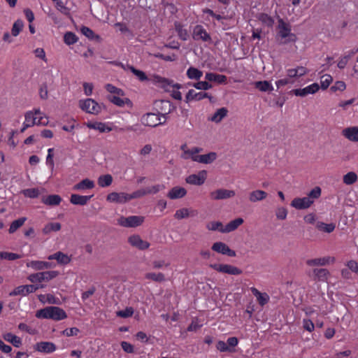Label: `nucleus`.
<instances>
[{
    "label": "nucleus",
    "instance_id": "12",
    "mask_svg": "<svg viewBox=\"0 0 358 358\" xmlns=\"http://www.w3.org/2000/svg\"><path fill=\"white\" fill-rule=\"evenodd\" d=\"M207 178V171H200L197 174H192L185 179L186 182L194 185H201L204 183Z\"/></svg>",
    "mask_w": 358,
    "mask_h": 358
},
{
    "label": "nucleus",
    "instance_id": "13",
    "mask_svg": "<svg viewBox=\"0 0 358 358\" xmlns=\"http://www.w3.org/2000/svg\"><path fill=\"white\" fill-rule=\"evenodd\" d=\"M204 98L209 99L210 101H213V97L207 92H196L194 90H189L185 96V101L187 103L191 101H200Z\"/></svg>",
    "mask_w": 358,
    "mask_h": 358
},
{
    "label": "nucleus",
    "instance_id": "53",
    "mask_svg": "<svg viewBox=\"0 0 358 358\" xmlns=\"http://www.w3.org/2000/svg\"><path fill=\"white\" fill-rule=\"evenodd\" d=\"M80 31L82 34L85 35L86 37H87L89 39L92 40L99 38V36L96 35L94 32L87 27H82Z\"/></svg>",
    "mask_w": 358,
    "mask_h": 358
},
{
    "label": "nucleus",
    "instance_id": "59",
    "mask_svg": "<svg viewBox=\"0 0 358 358\" xmlns=\"http://www.w3.org/2000/svg\"><path fill=\"white\" fill-rule=\"evenodd\" d=\"M198 90H207L212 88L213 85L207 81H199L192 85Z\"/></svg>",
    "mask_w": 358,
    "mask_h": 358
},
{
    "label": "nucleus",
    "instance_id": "29",
    "mask_svg": "<svg viewBox=\"0 0 358 358\" xmlns=\"http://www.w3.org/2000/svg\"><path fill=\"white\" fill-rule=\"evenodd\" d=\"M243 219L241 217L236 218L230 221L224 228L221 229L222 233H229L236 230L240 225L243 223Z\"/></svg>",
    "mask_w": 358,
    "mask_h": 358
},
{
    "label": "nucleus",
    "instance_id": "15",
    "mask_svg": "<svg viewBox=\"0 0 358 358\" xmlns=\"http://www.w3.org/2000/svg\"><path fill=\"white\" fill-rule=\"evenodd\" d=\"M234 190L226 189H218L215 191L210 192V196L213 200H222L234 197L235 196Z\"/></svg>",
    "mask_w": 358,
    "mask_h": 358
},
{
    "label": "nucleus",
    "instance_id": "44",
    "mask_svg": "<svg viewBox=\"0 0 358 358\" xmlns=\"http://www.w3.org/2000/svg\"><path fill=\"white\" fill-rule=\"evenodd\" d=\"M113 182V177L110 174H106L99 176L98 178V185L101 187H108Z\"/></svg>",
    "mask_w": 358,
    "mask_h": 358
},
{
    "label": "nucleus",
    "instance_id": "47",
    "mask_svg": "<svg viewBox=\"0 0 358 358\" xmlns=\"http://www.w3.org/2000/svg\"><path fill=\"white\" fill-rule=\"evenodd\" d=\"M175 29L180 38H181L183 41H186L188 36V34L187 30L183 29L182 25L180 23L176 22Z\"/></svg>",
    "mask_w": 358,
    "mask_h": 358
},
{
    "label": "nucleus",
    "instance_id": "19",
    "mask_svg": "<svg viewBox=\"0 0 358 358\" xmlns=\"http://www.w3.org/2000/svg\"><path fill=\"white\" fill-rule=\"evenodd\" d=\"M128 242L133 247L139 250H145L150 246V243L146 241H143L138 235L131 236L128 239Z\"/></svg>",
    "mask_w": 358,
    "mask_h": 358
},
{
    "label": "nucleus",
    "instance_id": "22",
    "mask_svg": "<svg viewBox=\"0 0 358 358\" xmlns=\"http://www.w3.org/2000/svg\"><path fill=\"white\" fill-rule=\"evenodd\" d=\"M107 201H110V202H116V203H124L129 201L127 194L124 193V192L110 193L107 196Z\"/></svg>",
    "mask_w": 358,
    "mask_h": 358
},
{
    "label": "nucleus",
    "instance_id": "18",
    "mask_svg": "<svg viewBox=\"0 0 358 358\" xmlns=\"http://www.w3.org/2000/svg\"><path fill=\"white\" fill-rule=\"evenodd\" d=\"M193 38L194 40H202L203 41H211V37L201 25H196L193 30Z\"/></svg>",
    "mask_w": 358,
    "mask_h": 358
},
{
    "label": "nucleus",
    "instance_id": "50",
    "mask_svg": "<svg viewBox=\"0 0 358 358\" xmlns=\"http://www.w3.org/2000/svg\"><path fill=\"white\" fill-rule=\"evenodd\" d=\"M357 176L355 172H349L343 176V182L346 185H352L357 180Z\"/></svg>",
    "mask_w": 358,
    "mask_h": 358
},
{
    "label": "nucleus",
    "instance_id": "45",
    "mask_svg": "<svg viewBox=\"0 0 358 358\" xmlns=\"http://www.w3.org/2000/svg\"><path fill=\"white\" fill-rule=\"evenodd\" d=\"M22 194L25 197H29L31 199L37 198L40 194L39 189L38 188H30L25 189L22 191Z\"/></svg>",
    "mask_w": 358,
    "mask_h": 358
},
{
    "label": "nucleus",
    "instance_id": "64",
    "mask_svg": "<svg viewBox=\"0 0 358 358\" xmlns=\"http://www.w3.org/2000/svg\"><path fill=\"white\" fill-rule=\"evenodd\" d=\"M275 215L278 220H285L287 215V210L284 207L278 208L275 211Z\"/></svg>",
    "mask_w": 358,
    "mask_h": 358
},
{
    "label": "nucleus",
    "instance_id": "39",
    "mask_svg": "<svg viewBox=\"0 0 358 358\" xmlns=\"http://www.w3.org/2000/svg\"><path fill=\"white\" fill-rule=\"evenodd\" d=\"M255 87L261 92H271L273 90L272 85L266 80L255 82Z\"/></svg>",
    "mask_w": 358,
    "mask_h": 358
},
{
    "label": "nucleus",
    "instance_id": "9",
    "mask_svg": "<svg viewBox=\"0 0 358 358\" xmlns=\"http://www.w3.org/2000/svg\"><path fill=\"white\" fill-rule=\"evenodd\" d=\"M79 106L86 113L96 115L101 111V106L94 99H87L79 101Z\"/></svg>",
    "mask_w": 358,
    "mask_h": 358
},
{
    "label": "nucleus",
    "instance_id": "31",
    "mask_svg": "<svg viewBox=\"0 0 358 358\" xmlns=\"http://www.w3.org/2000/svg\"><path fill=\"white\" fill-rule=\"evenodd\" d=\"M94 187V182L88 179L85 178L81 180L80 182L76 184L73 187V190H85V189H90Z\"/></svg>",
    "mask_w": 358,
    "mask_h": 358
},
{
    "label": "nucleus",
    "instance_id": "20",
    "mask_svg": "<svg viewBox=\"0 0 358 358\" xmlns=\"http://www.w3.org/2000/svg\"><path fill=\"white\" fill-rule=\"evenodd\" d=\"M320 89L319 85L317 83H313L305 88L303 89H295L292 92L296 96H306L309 94H315Z\"/></svg>",
    "mask_w": 358,
    "mask_h": 358
},
{
    "label": "nucleus",
    "instance_id": "54",
    "mask_svg": "<svg viewBox=\"0 0 358 358\" xmlns=\"http://www.w3.org/2000/svg\"><path fill=\"white\" fill-rule=\"evenodd\" d=\"M333 78L330 75H324L320 78V84L321 88L322 90H326L328 88L331 83L332 82Z\"/></svg>",
    "mask_w": 358,
    "mask_h": 358
},
{
    "label": "nucleus",
    "instance_id": "5",
    "mask_svg": "<svg viewBox=\"0 0 358 358\" xmlns=\"http://www.w3.org/2000/svg\"><path fill=\"white\" fill-rule=\"evenodd\" d=\"M155 105L157 107V115L159 117H163L167 119V115L176 109V106L168 100H159L155 101Z\"/></svg>",
    "mask_w": 358,
    "mask_h": 358
},
{
    "label": "nucleus",
    "instance_id": "58",
    "mask_svg": "<svg viewBox=\"0 0 358 358\" xmlns=\"http://www.w3.org/2000/svg\"><path fill=\"white\" fill-rule=\"evenodd\" d=\"M134 313V309L132 307H127L124 310H119L116 313L117 316L127 318L129 317L132 316Z\"/></svg>",
    "mask_w": 358,
    "mask_h": 358
},
{
    "label": "nucleus",
    "instance_id": "33",
    "mask_svg": "<svg viewBox=\"0 0 358 358\" xmlns=\"http://www.w3.org/2000/svg\"><path fill=\"white\" fill-rule=\"evenodd\" d=\"M3 338L16 348H20L22 345V339L11 333L4 334L3 335Z\"/></svg>",
    "mask_w": 358,
    "mask_h": 358
},
{
    "label": "nucleus",
    "instance_id": "7",
    "mask_svg": "<svg viewBox=\"0 0 358 358\" xmlns=\"http://www.w3.org/2000/svg\"><path fill=\"white\" fill-rule=\"evenodd\" d=\"M141 122L145 126L155 127L158 125L165 124L166 119L161 122V118L159 117V115L155 113H148L141 117Z\"/></svg>",
    "mask_w": 358,
    "mask_h": 358
},
{
    "label": "nucleus",
    "instance_id": "42",
    "mask_svg": "<svg viewBox=\"0 0 358 358\" xmlns=\"http://www.w3.org/2000/svg\"><path fill=\"white\" fill-rule=\"evenodd\" d=\"M27 218L23 217L13 221L8 229L9 233L13 234L14 232H15L20 227H21L24 224Z\"/></svg>",
    "mask_w": 358,
    "mask_h": 358
},
{
    "label": "nucleus",
    "instance_id": "16",
    "mask_svg": "<svg viewBox=\"0 0 358 358\" xmlns=\"http://www.w3.org/2000/svg\"><path fill=\"white\" fill-rule=\"evenodd\" d=\"M34 349L36 351L43 352V353H51L56 350L57 348L56 345L51 342H47V341H41L36 343L34 346Z\"/></svg>",
    "mask_w": 358,
    "mask_h": 358
},
{
    "label": "nucleus",
    "instance_id": "48",
    "mask_svg": "<svg viewBox=\"0 0 358 358\" xmlns=\"http://www.w3.org/2000/svg\"><path fill=\"white\" fill-rule=\"evenodd\" d=\"M317 228L320 231H325L327 233L332 232L335 229V224H325L324 222H319L317 223Z\"/></svg>",
    "mask_w": 358,
    "mask_h": 358
},
{
    "label": "nucleus",
    "instance_id": "14",
    "mask_svg": "<svg viewBox=\"0 0 358 358\" xmlns=\"http://www.w3.org/2000/svg\"><path fill=\"white\" fill-rule=\"evenodd\" d=\"M212 250L218 253L226 255L229 257H235L236 255V252L229 248V247L224 243L215 242L212 245Z\"/></svg>",
    "mask_w": 358,
    "mask_h": 358
},
{
    "label": "nucleus",
    "instance_id": "40",
    "mask_svg": "<svg viewBox=\"0 0 358 358\" xmlns=\"http://www.w3.org/2000/svg\"><path fill=\"white\" fill-rule=\"evenodd\" d=\"M87 127L98 130L100 132H109L112 130L110 127H107L105 123L102 122L88 123Z\"/></svg>",
    "mask_w": 358,
    "mask_h": 358
},
{
    "label": "nucleus",
    "instance_id": "25",
    "mask_svg": "<svg viewBox=\"0 0 358 358\" xmlns=\"http://www.w3.org/2000/svg\"><path fill=\"white\" fill-rule=\"evenodd\" d=\"M49 260L56 259L57 262L62 265H66L71 262V258L62 252H57L48 256Z\"/></svg>",
    "mask_w": 358,
    "mask_h": 358
},
{
    "label": "nucleus",
    "instance_id": "21",
    "mask_svg": "<svg viewBox=\"0 0 358 358\" xmlns=\"http://www.w3.org/2000/svg\"><path fill=\"white\" fill-rule=\"evenodd\" d=\"M217 158V153L215 152H210L206 155H201L192 157V161L196 162L201 164H211Z\"/></svg>",
    "mask_w": 358,
    "mask_h": 358
},
{
    "label": "nucleus",
    "instance_id": "34",
    "mask_svg": "<svg viewBox=\"0 0 358 358\" xmlns=\"http://www.w3.org/2000/svg\"><path fill=\"white\" fill-rule=\"evenodd\" d=\"M61 201V196L57 194H52L42 198V202L43 203L51 206H58Z\"/></svg>",
    "mask_w": 358,
    "mask_h": 358
},
{
    "label": "nucleus",
    "instance_id": "55",
    "mask_svg": "<svg viewBox=\"0 0 358 358\" xmlns=\"http://www.w3.org/2000/svg\"><path fill=\"white\" fill-rule=\"evenodd\" d=\"M55 6L57 8V9L61 12L62 14L66 15V16H69L70 15V11H69V9L64 6V4L63 3V2L61 1V0H56L55 1Z\"/></svg>",
    "mask_w": 358,
    "mask_h": 358
},
{
    "label": "nucleus",
    "instance_id": "27",
    "mask_svg": "<svg viewBox=\"0 0 358 358\" xmlns=\"http://www.w3.org/2000/svg\"><path fill=\"white\" fill-rule=\"evenodd\" d=\"M186 194L187 191L185 188L176 186L169 192L167 196L171 199H177L182 198Z\"/></svg>",
    "mask_w": 358,
    "mask_h": 358
},
{
    "label": "nucleus",
    "instance_id": "2",
    "mask_svg": "<svg viewBox=\"0 0 358 358\" xmlns=\"http://www.w3.org/2000/svg\"><path fill=\"white\" fill-rule=\"evenodd\" d=\"M36 317L58 321L66 318L67 315L65 311L59 307L48 306L38 310L36 313Z\"/></svg>",
    "mask_w": 358,
    "mask_h": 358
},
{
    "label": "nucleus",
    "instance_id": "8",
    "mask_svg": "<svg viewBox=\"0 0 358 358\" xmlns=\"http://www.w3.org/2000/svg\"><path fill=\"white\" fill-rule=\"evenodd\" d=\"M38 117H34V114L32 111H28L25 114V122L24 123L23 127L21 129L20 132L23 133L27 128L34 126V124L37 125H47L48 121H43V117L40 116L38 120L36 121Z\"/></svg>",
    "mask_w": 358,
    "mask_h": 358
},
{
    "label": "nucleus",
    "instance_id": "37",
    "mask_svg": "<svg viewBox=\"0 0 358 358\" xmlns=\"http://www.w3.org/2000/svg\"><path fill=\"white\" fill-rule=\"evenodd\" d=\"M120 96H113L109 97V100L114 103L115 105L122 107L124 105H127L130 107L132 106V102L128 98H125L124 99L119 97Z\"/></svg>",
    "mask_w": 358,
    "mask_h": 358
},
{
    "label": "nucleus",
    "instance_id": "32",
    "mask_svg": "<svg viewBox=\"0 0 358 358\" xmlns=\"http://www.w3.org/2000/svg\"><path fill=\"white\" fill-rule=\"evenodd\" d=\"M267 196V193L263 190H255L249 194V200L252 203L261 201L265 199Z\"/></svg>",
    "mask_w": 358,
    "mask_h": 358
},
{
    "label": "nucleus",
    "instance_id": "24",
    "mask_svg": "<svg viewBox=\"0 0 358 358\" xmlns=\"http://www.w3.org/2000/svg\"><path fill=\"white\" fill-rule=\"evenodd\" d=\"M342 134L348 140L358 141V127H350L342 131Z\"/></svg>",
    "mask_w": 358,
    "mask_h": 358
},
{
    "label": "nucleus",
    "instance_id": "56",
    "mask_svg": "<svg viewBox=\"0 0 358 358\" xmlns=\"http://www.w3.org/2000/svg\"><path fill=\"white\" fill-rule=\"evenodd\" d=\"M106 89L108 92L115 94L117 96H123L124 95V92L122 89L117 88L111 84H107Z\"/></svg>",
    "mask_w": 358,
    "mask_h": 358
},
{
    "label": "nucleus",
    "instance_id": "49",
    "mask_svg": "<svg viewBox=\"0 0 358 358\" xmlns=\"http://www.w3.org/2000/svg\"><path fill=\"white\" fill-rule=\"evenodd\" d=\"M76 35L71 31L66 32L64 36V41L67 45H73L78 41Z\"/></svg>",
    "mask_w": 358,
    "mask_h": 358
},
{
    "label": "nucleus",
    "instance_id": "38",
    "mask_svg": "<svg viewBox=\"0 0 358 358\" xmlns=\"http://www.w3.org/2000/svg\"><path fill=\"white\" fill-rule=\"evenodd\" d=\"M145 278L156 282H162L166 280L165 275L162 273H147L145 275Z\"/></svg>",
    "mask_w": 358,
    "mask_h": 358
},
{
    "label": "nucleus",
    "instance_id": "6",
    "mask_svg": "<svg viewBox=\"0 0 358 358\" xmlns=\"http://www.w3.org/2000/svg\"><path fill=\"white\" fill-rule=\"evenodd\" d=\"M58 275L59 272L57 271H43L29 275L28 280L33 283L48 282Z\"/></svg>",
    "mask_w": 358,
    "mask_h": 358
},
{
    "label": "nucleus",
    "instance_id": "63",
    "mask_svg": "<svg viewBox=\"0 0 358 358\" xmlns=\"http://www.w3.org/2000/svg\"><path fill=\"white\" fill-rule=\"evenodd\" d=\"M146 195L145 189H141L134 192L132 194H127L128 200L130 201L134 199L140 198Z\"/></svg>",
    "mask_w": 358,
    "mask_h": 358
},
{
    "label": "nucleus",
    "instance_id": "17",
    "mask_svg": "<svg viewBox=\"0 0 358 358\" xmlns=\"http://www.w3.org/2000/svg\"><path fill=\"white\" fill-rule=\"evenodd\" d=\"M313 203V201H310V198L307 196L303 198H294L292 202L291 206L298 210H303L308 208Z\"/></svg>",
    "mask_w": 358,
    "mask_h": 358
},
{
    "label": "nucleus",
    "instance_id": "26",
    "mask_svg": "<svg viewBox=\"0 0 358 358\" xmlns=\"http://www.w3.org/2000/svg\"><path fill=\"white\" fill-rule=\"evenodd\" d=\"M92 196L93 195L82 196L80 194H73L71 196L70 202L74 205L85 206Z\"/></svg>",
    "mask_w": 358,
    "mask_h": 358
},
{
    "label": "nucleus",
    "instance_id": "62",
    "mask_svg": "<svg viewBox=\"0 0 358 358\" xmlns=\"http://www.w3.org/2000/svg\"><path fill=\"white\" fill-rule=\"evenodd\" d=\"M189 215V210L187 208H181L178 210H176L174 217L178 220H181L183 218H187Z\"/></svg>",
    "mask_w": 358,
    "mask_h": 358
},
{
    "label": "nucleus",
    "instance_id": "60",
    "mask_svg": "<svg viewBox=\"0 0 358 358\" xmlns=\"http://www.w3.org/2000/svg\"><path fill=\"white\" fill-rule=\"evenodd\" d=\"M321 195V188L315 187L313 188L308 194L307 198H310V201H313L318 199Z\"/></svg>",
    "mask_w": 358,
    "mask_h": 358
},
{
    "label": "nucleus",
    "instance_id": "4",
    "mask_svg": "<svg viewBox=\"0 0 358 358\" xmlns=\"http://www.w3.org/2000/svg\"><path fill=\"white\" fill-rule=\"evenodd\" d=\"M143 216L131 215L129 217L121 216L117 220V224L124 227H136L141 225L144 222Z\"/></svg>",
    "mask_w": 358,
    "mask_h": 358
},
{
    "label": "nucleus",
    "instance_id": "3",
    "mask_svg": "<svg viewBox=\"0 0 358 358\" xmlns=\"http://www.w3.org/2000/svg\"><path fill=\"white\" fill-rule=\"evenodd\" d=\"M155 80L156 83L160 85V87L164 88L166 92H169L171 93V96L176 100H181L182 95L181 93L175 90L174 89L179 90L181 88V85L178 83H173L172 80H169L165 78H162L160 76H156L155 78Z\"/></svg>",
    "mask_w": 358,
    "mask_h": 358
},
{
    "label": "nucleus",
    "instance_id": "10",
    "mask_svg": "<svg viewBox=\"0 0 358 358\" xmlns=\"http://www.w3.org/2000/svg\"><path fill=\"white\" fill-rule=\"evenodd\" d=\"M43 285H27L17 287L10 293V296L22 295L26 296L28 294L35 292L38 289L43 288Z\"/></svg>",
    "mask_w": 358,
    "mask_h": 358
},
{
    "label": "nucleus",
    "instance_id": "1",
    "mask_svg": "<svg viewBox=\"0 0 358 358\" xmlns=\"http://www.w3.org/2000/svg\"><path fill=\"white\" fill-rule=\"evenodd\" d=\"M278 29L276 37L279 44L283 45L296 41V35L291 33V26L285 22L282 18L278 19Z\"/></svg>",
    "mask_w": 358,
    "mask_h": 358
},
{
    "label": "nucleus",
    "instance_id": "43",
    "mask_svg": "<svg viewBox=\"0 0 358 358\" xmlns=\"http://www.w3.org/2000/svg\"><path fill=\"white\" fill-rule=\"evenodd\" d=\"M187 76L189 79L199 80L203 72L194 67H189L187 71Z\"/></svg>",
    "mask_w": 358,
    "mask_h": 358
},
{
    "label": "nucleus",
    "instance_id": "36",
    "mask_svg": "<svg viewBox=\"0 0 358 358\" xmlns=\"http://www.w3.org/2000/svg\"><path fill=\"white\" fill-rule=\"evenodd\" d=\"M329 257L308 259L306 263L309 266H325L329 264Z\"/></svg>",
    "mask_w": 358,
    "mask_h": 358
},
{
    "label": "nucleus",
    "instance_id": "28",
    "mask_svg": "<svg viewBox=\"0 0 358 358\" xmlns=\"http://www.w3.org/2000/svg\"><path fill=\"white\" fill-rule=\"evenodd\" d=\"M228 114V109L225 107L220 108L216 110L214 115L208 118V120L220 123Z\"/></svg>",
    "mask_w": 358,
    "mask_h": 358
},
{
    "label": "nucleus",
    "instance_id": "30",
    "mask_svg": "<svg viewBox=\"0 0 358 358\" xmlns=\"http://www.w3.org/2000/svg\"><path fill=\"white\" fill-rule=\"evenodd\" d=\"M313 273V279L318 281H327L329 275V272L327 268H314Z\"/></svg>",
    "mask_w": 358,
    "mask_h": 358
},
{
    "label": "nucleus",
    "instance_id": "23",
    "mask_svg": "<svg viewBox=\"0 0 358 358\" xmlns=\"http://www.w3.org/2000/svg\"><path fill=\"white\" fill-rule=\"evenodd\" d=\"M27 266L34 268V270H44L46 268H52L55 264L49 262L31 261L27 264Z\"/></svg>",
    "mask_w": 358,
    "mask_h": 358
},
{
    "label": "nucleus",
    "instance_id": "11",
    "mask_svg": "<svg viewBox=\"0 0 358 358\" xmlns=\"http://www.w3.org/2000/svg\"><path fill=\"white\" fill-rule=\"evenodd\" d=\"M210 267L218 272L227 273L229 275H241L243 273L241 269L230 264H210Z\"/></svg>",
    "mask_w": 358,
    "mask_h": 358
},
{
    "label": "nucleus",
    "instance_id": "41",
    "mask_svg": "<svg viewBox=\"0 0 358 358\" xmlns=\"http://www.w3.org/2000/svg\"><path fill=\"white\" fill-rule=\"evenodd\" d=\"M61 224L59 222H50L47 224L43 229L44 234H48L51 231H58L61 229Z\"/></svg>",
    "mask_w": 358,
    "mask_h": 358
},
{
    "label": "nucleus",
    "instance_id": "52",
    "mask_svg": "<svg viewBox=\"0 0 358 358\" xmlns=\"http://www.w3.org/2000/svg\"><path fill=\"white\" fill-rule=\"evenodd\" d=\"M258 19L268 27H272L274 23L273 18L266 13L259 14Z\"/></svg>",
    "mask_w": 358,
    "mask_h": 358
},
{
    "label": "nucleus",
    "instance_id": "51",
    "mask_svg": "<svg viewBox=\"0 0 358 358\" xmlns=\"http://www.w3.org/2000/svg\"><path fill=\"white\" fill-rule=\"evenodd\" d=\"M127 68L139 79V80L145 81L148 79L143 71L138 70L131 65H127Z\"/></svg>",
    "mask_w": 358,
    "mask_h": 358
},
{
    "label": "nucleus",
    "instance_id": "35",
    "mask_svg": "<svg viewBox=\"0 0 358 358\" xmlns=\"http://www.w3.org/2000/svg\"><path fill=\"white\" fill-rule=\"evenodd\" d=\"M205 78L210 82L213 81L220 84L225 83L227 79L226 76L217 74L215 73H207L205 76Z\"/></svg>",
    "mask_w": 358,
    "mask_h": 358
},
{
    "label": "nucleus",
    "instance_id": "46",
    "mask_svg": "<svg viewBox=\"0 0 358 358\" xmlns=\"http://www.w3.org/2000/svg\"><path fill=\"white\" fill-rule=\"evenodd\" d=\"M24 27V23L22 20H17L12 27L11 34L13 36H17L20 32L22 31Z\"/></svg>",
    "mask_w": 358,
    "mask_h": 358
},
{
    "label": "nucleus",
    "instance_id": "57",
    "mask_svg": "<svg viewBox=\"0 0 358 358\" xmlns=\"http://www.w3.org/2000/svg\"><path fill=\"white\" fill-rule=\"evenodd\" d=\"M206 228L210 231H219L221 232V229H224L223 224L221 222H210L207 224Z\"/></svg>",
    "mask_w": 358,
    "mask_h": 358
},
{
    "label": "nucleus",
    "instance_id": "61",
    "mask_svg": "<svg viewBox=\"0 0 358 358\" xmlns=\"http://www.w3.org/2000/svg\"><path fill=\"white\" fill-rule=\"evenodd\" d=\"M20 257V256L17 254L13 252H0V258L5 259L8 260H15Z\"/></svg>",
    "mask_w": 358,
    "mask_h": 358
}]
</instances>
